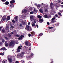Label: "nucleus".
<instances>
[{
  "label": "nucleus",
  "instance_id": "nucleus-30",
  "mask_svg": "<svg viewBox=\"0 0 63 63\" xmlns=\"http://www.w3.org/2000/svg\"><path fill=\"white\" fill-rule=\"evenodd\" d=\"M21 23L22 24H24L25 23V22L24 21H23L22 22H21Z\"/></svg>",
  "mask_w": 63,
  "mask_h": 63
},
{
  "label": "nucleus",
  "instance_id": "nucleus-18",
  "mask_svg": "<svg viewBox=\"0 0 63 63\" xmlns=\"http://www.w3.org/2000/svg\"><path fill=\"white\" fill-rule=\"evenodd\" d=\"M40 7H41V5L40 4H38L37 5V7L38 9H40Z\"/></svg>",
  "mask_w": 63,
  "mask_h": 63
},
{
  "label": "nucleus",
  "instance_id": "nucleus-60",
  "mask_svg": "<svg viewBox=\"0 0 63 63\" xmlns=\"http://www.w3.org/2000/svg\"><path fill=\"white\" fill-rule=\"evenodd\" d=\"M35 5H36V6H37V4L36 3H35Z\"/></svg>",
  "mask_w": 63,
  "mask_h": 63
},
{
  "label": "nucleus",
  "instance_id": "nucleus-45",
  "mask_svg": "<svg viewBox=\"0 0 63 63\" xmlns=\"http://www.w3.org/2000/svg\"><path fill=\"white\" fill-rule=\"evenodd\" d=\"M45 12H47V9H45Z\"/></svg>",
  "mask_w": 63,
  "mask_h": 63
},
{
  "label": "nucleus",
  "instance_id": "nucleus-1",
  "mask_svg": "<svg viewBox=\"0 0 63 63\" xmlns=\"http://www.w3.org/2000/svg\"><path fill=\"white\" fill-rule=\"evenodd\" d=\"M12 24V22H11L10 21L8 22L6 24L7 27L6 29V30H7L8 31H9V27L10 26H11Z\"/></svg>",
  "mask_w": 63,
  "mask_h": 63
},
{
  "label": "nucleus",
  "instance_id": "nucleus-32",
  "mask_svg": "<svg viewBox=\"0 0 63 63\" xmlns=\"http://www.w3.org/2000/svg\"><path fill=\"white\" fill-rule=\"evenodd\" d=\"M0 55H4V53H0Z\"/></svg>",
  "mask_w": 63,
  "mask_h": 63
},
{
  "label": "nucleus",
  "instance_id": "nucleus-37",
  "mask_svg": "<svg viewBox=\"0 0 63 63\" xmlns=\"http://www.w3.org/2000/svg\"><path fill=\"white\" fill-rule=\"evenodd\" d=\"M4 39H6V40H8V38L6 37H4Z\"/></svg>",
  "mask_w": 63,
  "mask_h": 63
},
{
  "label": "nucleus",
  "instance_id": "nucleus-59",
  "mask_svg": "<svg viewBox=\"0 0 63 63\" xmlns=\"http://www.w3.org/2000/svg\"><path fill=\"white\" fill-rule=\"evenodd\" d=\"M61 7L62 8H63V5H62L61 6Z\"/></svg>",
  "mask_w": 63,
  "mask_h": 63
},
{
  "label": "nucleus",
  "instance_id": "nucleus-57",
  "mask_svg": "<svg viewBox=\"0 0 63 63\" xmlns=\"http://www.w3.org/2000/svg\"><path fill=\"white\" fill-rule=\"evenodd\" d=\"M5 42V41H4V39L2 40V42Z\"/></svg>",
  "mask_w": 63,
  "mask_h": 63
},
{
  "label": "nucleus",
  "instance_id": "nucleus-26",
  "mask_svg": "<svg viewBox=\"0 0 63 63\" xmlns=\"http://www.w3.org/2000/svg\"><path fill=\"white\" fill-rule=\"evenodd\" d=\"M14 4H11L10 5V7H11L12 8H13V7H14Z\"/></svg>",
  "mask_w": 63,
  "mask_h": 63
},
{
  "label": "nucleus",
  "instance_id": "nucleus-24",
  "mask_svg": "<svg viewBox=\"0 0 63 63\" xmlns=\"http://www.w3.org/2000/svg\"><path fill=\"white\" fill-rule=\"evenodd\" d=\"M37 17L38 18L40 19H41L42 18V16L40 15L38 16Z\"/></svg>",
  "mask_w": 63,
  "mask_h": 63
},
{
  "label": "nucleus",
  "instance_id": "nucleus-17",
  "mask_svg": "<svg viewBox=\"0 0 63 63\" xmlns=\"http://www.w3.org/2000/svg\"><path fill=\"white\" fill-rule=\"evenodd\" d=\"M2 63H7V61L6 60L3 61H2Z\"/></svg>",
  "mask_w": 63,
  "mask_h": 63
},
{
  "label": "nucleus",
  "instance_id": "nucleus-13",
  "mask_svg": "<svg viewBox=\"0 0 63 63\" xmlns=\"http://www.w3.org/2000/svg\"><path fill=\"white\" fill-rule=\"evenodd\" d=\"M15 2V1L14 0H12L10 2V4H13V3H14Z\"/></svg>",
  "mask_w": 63,
  "mask_h": 63
},
{
  "label": "nucleus",
  "instance_id": "nucleus-58",
  "mask_svg": "<svg viewBox=\"0 0 63 63\" xmlns=\"http://www.w3.org/2000/svg\"><path fill=\"white\" fill-rule=\"evenodd\" d=\"M2 1V2H4L5 1V0H1Z\"/></svg>",
  "mask_w": 63,
  "mask_h": 63
},
{
  "label": "nucleus",
  "instance_id": "nucleus-8",
  "mask_svg": "<svg viewBox=\"0 0 63 63\" xmlns=\"http://www.w3.org/2000/svg\"><path fill=\"white\" fill-rule=\"evenodd\" d=\"M21 48L20 47V46H19L18 47V48L17 49V52H19L20 51V49Z\"/></svg>",
  "mask_w": 63,
  "mask_h": 63
},
{
  "label": "nucleus",
  "instance_id": "nucleus-5",
  "mask_svg": "<svg viewBox=\"0 0 63 63\" xmlns=\"http://www.w3.org/2000/svg\"><path fill=\"white\" fill-rule=\"evenodd\" d=\"M6 16H4L1 19V21L2 22H3L5 20H6Z\"/></svg>",
  "mask_w": 63,
  "mask_h": 63
},
{
  "label": "nucleus",
  "instance_id": "nucleus-44",
  "mask_svg": "<svg viewBox=\"0 0 63 63\" xmlns=\"http://www.w3.org/2000/svg\"><path fill=\"white\" fill-rule=\"evenodd\" d=\"M29 10L30 11H31L32 10V8H30L29 9Z\"/></svg>",
  "mask_w": 63,
  "mask_h": 63
},
{
  "label": "nucleus",
  "instance_id": "nucleus-28",
  "mask_svg": "<svg viewBox=\"0 0 63 63\" xmlns=\"http://www.w3.org/2000/svg\"><path fill=\"white\" fill-rule=\"evenodd\" d=\"M44 17H45V18H48V17L47 16V15H45L44 16Z\"/></svg>",
  "mask_w": 63,
  "mask_h": 63
},
{
  "label": "nucleus",
  "instance_id": "nucleus-16",
  "mask_svg": "<svg viewBox=\"0 0 63 63\" xmlns=\"http://www.w3.org/2000/svg\"><path fill=\"white\" fill-rule=\"evenodd\" d=\"M35 34V32H31V35L32 36L33 35H34Z\"/></svg>",
  "mask_w": 63,
  "mask_h": 63
},
{
  "label": "nucleus",
  "instance_id": "nucleus-33",
  "mask_svg": "<svg viewBox=\"0 0 63 63\" xmlns=\"http://www.w3.org/2000/svg\"><path fill=\"white\" fill-rule=\"evenodd\" d=\"M8 45H9V44L8 43H6L5 45V46L6 47H8Z\"/></svg>",
  "mask_w": 63,
  "mask_h": 63
},
{
  "label": "nucleus",
  "instance_id": "nucleus-53",
  "mask_svg": "<svg viewBox=\"0 0 63 63\" xmlns=\"http://www.w3.org/2000/svg\"><path fill=\"white\" fill-rule=\"evenodd\" d=\"M8 36H9V37H11V34H8Z\"/></svg>",
  "mask_w": 63,
  "mask_h": 63
},
{
  "label": "nucleus",
  "instance_id": "nucleus-31",
  "mask_svg": "<svg viewBox=\"0 0 63 63\" xmlns=\"http://www.w3.org/2000/svg\"><path fill=\"white\" fill-rule=\"evenodd\" d=\"M18 39H19V40H21V39H22V36H20V37L19 38H18Z\"/></svg>",
  "mask_w": 63,
  "mask_h": 63
},
{
  "label": "nucleus",
  "instance_id": "nucleus-56",
  "mask_svg": "<svg viewBox=\"0 0 63 63\" xmlns=\"http://www.w3.org/2000/svg\"><path fill=\"white\" fill-rule=\"evenodd\" d=\"M16 63H18V61H16Z\"/></svg>",
  "mask_w": 63,
  "mask_h": 63
},
{
  "label": "nucleus",
  "instance_id": "nucleus-25",
  "mask_svg": "<svg viewBox=\"0 0 63 63\" xmlns=\"http://www.w3.org/2000/svg\"><path fill=\"white\" fill-rule=\"evenodd\" d=\"M2 33H4L5 32V29H4L2 30Z\"/></svg>",
  "mask_w": 63,
  "mask_h": 63
},
{
  "label": "nucleus",
  "instance_id": "nucleus-50",
  "mask_svg": "<svg viewBox=\"0 0 63 63\" xmlns=\"http://www.w3.org/2000/svg\"><path fill=\"white\" fill-rule=\"evenodd\" d=\"M24 49H25V48H26V47L25 46H24Z\"/></svg>",
  "mask_w": 63,
  "mask_h": 63
},
{
  "label": "nucleus",
  "instance_id": "nucleus-4",
  "mask_svg": "<svg viewBox=\"0 0 63 63\" xmlns=\"http://www.w3.org/2000/svg\"><path fill=\"white\" fill-rule=\"evenodd\" d=\"M16 57H17V58H19V57H23V55H22V54H21L20 55L19 54L16 55Z\"/></svg>",
  "mask_w": 63,
  "mask_h": 63
},
{
  "label": "nucleus",
  "instance_id": "nucleus-41",
  "mask_svg": "<svg viewBox=\"0 0 63 63\" xmlns=\"http://www.w3.org/2000/svg\"><path fill=\"white\" fill-rule=\"evenodd\" d=\"M11 26V27L12 28H14V27L13 26H12V25L11 26Z\"/></svg>",
  "mask_w": 63,
  "mask_h": 63
},
{
  "label": "nucleus",
  "instance_id": "nucleus-48",
  "mask_svg": "<svg viewBox=\"0 0 63 63\" xmlns=\"http://www.w3.org/2000/svg\"><path fill=\"white\" fill-rule=\"evenodd\" d=\"M31 36V34H29V37H30V36Z\"/></svg>",
  "mask_w": 63,
  "mask_h": 63
},
{
  "label": "nucleus",
  "instance_id": "nucleus-7",
  "mask_svg": "<svg viewBox=\"0 0 63 63\" xmlns=\"http://www.w3.org/2000/svg\"><path fill=\"white\" fill-rule=\"evenodd\" d=\"M11 56H8V59L9 60V62L10 63L12 62V59H11Z\"/></svg>",
  "mask_w": 63,
  "mask_h": 63
},
{
  "label": "nucleus",
  "instance_id": "nucleus-40",
  "mask_svg": "<svg viewBox=\"0 0 63 63\" xmlns=\"http://www.w3.org/2000/svg\"><path fill=\"white\" fill-rule=\"evenodd\" d=\"M22 63H25V62L23 60H22Z\"/></svg>",
  "mask_w": 63,
  "mask_h": 63
},
{
  "label": "nucleus",
  "instance_id": "nucleus-39",
  "mask_svg": "<svg viewBox=\"0 0 63 63\" xmlns=\"http://www.w3.org/2000/svg\"><path fill=\"white\" fill-rule=\"evenodd\" d=\"M43 35V33H40L39 34V36H41Z\"/></svg>",
  "mask_w": 63,
  "mask_h": 63
},
{
  "label": "nucleus",
  "instance_id": "nucleus-64",
  "mask_svg": "<svg viewBox=\"0 0 63 63\" xmlns=\"http://www.w3.org/2000/svg\"><path fill=\"white\" fill-rule=\"evenodd\" d=\"M31 46V44L30 43V45L29 46Z\"/></svg>",
  "mask_w": 63,
  "mask_h": 63
},
{
  "label": "nucleus",
  "instance_id": "nucleus-43",
  "mask_svg": "<svg viewBox=\"0 0 63 63\" xmlns=\"http://www.w3.org/2000/svg\"><path fill=\"white\" fill-rule=\"evenodd\" d=\"M16 36L17 37H19V35H16Z\"/></svg>",
  "mask_w": 63,
  "mask_h": 63
},
{
  "label": "nucleus",
  "instance_id": "nucleus-27",
  "mask_svg": "<svg viewBox=\"0 0 63 63\" xmlns=\"http://www.w3.org/2000/svg\"><path fill=\"white\" fill-rule=\"evenodd\" d=\"M9 4V2L8 1L6 2L5 3V5H8Z\"/></svg>",
  "mask_w": 63,
  "mask_h": 63
},
{
  "label": "nucleus",
  "instance_id": "nucleus-36",
  "mask_svg": "<svg viewBox=\"0 0 63 63\" xmlns=\"http://www.w3.org/2000/svg\"><path fill=\"white\" fill-rule=\"evenodd\" d=\"M56 22V21H51V23H54V22Z\"/></svg>",
  "mask_w": 63,
  "mask_h": 63
},
{
  "label": "nucleus",
  "instance_id": "nucleus-6",
  "mask_svg": "<svg viewBox=\"0 0 63 63\" xmlns=\"http://www.w3.org/2000/svg\"><path fill=\"white\" fill-rule=\"evenodd\" d=\"M14 43H15L14 41H11L9 44V46H14Z\"/></svg>",
  "mask_w": 63,
  "mask_h": 63
},
{
  "label": "nucleus",
  "instance_id": "nucleus-52",
  "mask_svg": "<svg viewBox=\"0 0 63 63\" xmlns=\"http://www.w3.org/2000/svg\"><path fill=\"white\" fill-rule=\"evenodd\" d=\"M36 26L37 27V28H38V27H39V26H38V25H36Z\"/></svg>",
  "mask_w": 63,
  "mask_h": 63
},
{
  "label": "nucleus",
  "instance_id": "nucleus-63",
  "mask_svg": "<svg viewBox=\"0 0 63 63\" xmlns=\"http://www.w3.org/2000/svg\"><path fill=\"white\" fill-rule=\"evenodd\" d=\"M62 4H63V1L61 3Z\"/></svg>",
  "mask_w": 63,
  "mask_h": 63
},
{
  "label": "nucleus",
  "instance_id": "nucleus-42",
  "mask_svg": "<svg viewBox=\"0 0 63 63\" xmlns=\"http://www.w3.org/2000/svg\"><path fill=\"white\" fill-rule=\"evenodd\" d=\"M2 27H0V31H1V30H2Z\"/></svg>",
  "mask_w": 63,
  "mask_h": 63
},
{
  "label": "nucleus",
  "instance_id": "nucleus-21",
  "mask_svg": "<svg viewBox=\"0 0 63 63\" xmlns=\"http://www.w3.org/2000/svg\"><path fill=\"white\" fill-rule=\"evenodd\" d=\"M10 16H7V20H10Z\"/></svg>",
  "mask_w": 63,
  "mask_h": 63
},
{
  "label": "nucleus",
  "instance_id": "nucleus-62",
  "mask_svg": "<svg viewBox=\"0 0 63 63\" xmlns=\"http://www.w3.org/2000/svg\"><path fill=\"white\" fill-rule=\"evenodd\" d=\"M43 3H42L41 4V6H43Z\"/></svg>",
  "mask_w": 63,
  "mask_h": 63
},
{
  "label": "nucleus",
  "instance_id": "nucleus-35",
  "mask_svg": "<svg viewBox=\"0 0 63 63\" xmlns=\"http://www.w3.org/2000/svg\"><path fill=\"white\" fill-rule=\"evenodd\" d=\"M48 28L49 29H52V28H53V27H48Z\"/></svg>",
  "mask_w": 63,
  "mask_h": 63
},
{
  "label": "nucleus",
  "instance_id": "nucleus-9",
  "mask_svg": "<svg viewBox=\"0 0 63 63\" xmlns=\"http://www.w3.org/2000/svg\"><path fill=\"white\" fill-rule=\"evenodd\" d=\"M33 10L34 11L33 12V14H36L37 13V11L36 10V9H35L34 8H33Z\"/></svg>",
  "mask_w": 63,
  "mask_h": 63
},
{
  "label": "nucleus",
  "instance_id": "nucleus-61",
  "mask_svg": "<svg viewBox=\"0 0 63 63\" xmlns=\"http://www.w3.org/2000/svg\"><path fill=\"white\" fill-rule=\"evenodd\" d=\"M54 5L55 6V7H57V5H55V4H54Z\"/></svg>",
  "mask_w": 63,
  "mask_h": 63
},
{
  "label": "nucleus",
  "instance_id": "nucleus-47",
  "mask_svg": "<svg viewBox=\"0 0 63 63\" xmlns=\"http://www.w3.org/2000/svg\"><path fill=\"white\" fill-rule=\"evenodd\" d=\"M33 12H30V14H33Z\"/></svg>",
  "mask_w": 63,
  "mask_h": 63
},
{
  "label": "nucleus",
  "instance_id": "nucleus-12",
  "mask_svg": "<svg viewBox=\"0 0 63 63\" xmlns=\"http://www.w3.org/2000/svg\"><path fill=\"white\" fill-rule=\"evenodd\" d=\"M43 5L45 6V8H46V9H48V5H46L45 4H44Z\"/></svg>",
  "mask_w": 63,
  "mask_h": 63
},
{
  "label": "nucleus",
  "instance_id": "nucleus-22",
  "mask_svg": "<svg viewBox=\"0 0 63 63\" xmlns=\"http://www.w3.org/2000/svg\"><path fill=\"white\" fill-rule=\"evenodd\" d=\"M39 11L40 13H43V10H42V9H40Z\"/></svg>",
  "mask_w": 63,
  "mask_h": 63
},
{
  "label": "nucleus",
  "instance_id": "nucleus-23",
  "mask_svg": "<svg viewBox=\"0 0 63 63\" xmlns=\"http://www.w3.org/2000/svg\"><path fill=\"white\" fill-rule=\"evenodd\" d=\"M55 18H56L55 17V16L53 17L51 19L52 21H53V20H54V19H55Z\"/></svg>",
  "mask_w": 63,
  "mask_h": 63
},
{
  "label": "nucleus",
  "instance_id": "nucleus-49",
  "mask_svg": "<svg viewBox=\"0 0 63 63\" xmlns=\"http://www.w3.org/2000/svg\"><path fill=\"white\" fill-rule=\"evenodd\" d=\"M55 16L56 17H58V15H55Z\"/></svg>",
  "mask_w": 63,
  "mask_h": 63
},
{
  "label": "nucleus",
  "instance_id": "nucleus-2",
  "mask_svg": "<svg viewBox=\"0 0 63 63\" xmlns=\"http://www.w3.org/2000/svg\"><path fill=\"white\" fill-rule=\"evenodd\" d=\"M31 20L32 21H33L34 23H36V19H34V16H32L30 17Z\"/></svg>",
  "mask_w": 63,
  "mask_h": 63
},
{
  "label": "nucleus",
  "instance_id": "nucleus-55",
  "mask_svg": "<svg viewBox=\"0 0 63 63\" xmlns=\"http://www.w3.org/2000/svg\"><path fill=\"white\" fill-rule=\"evenodd\" d=\"M28 24V25H30V22H29Z\"/></svg>",
  "mask_w": 63,
  "mask_h": 63
},
{
  "label": "nucleus",
  "instance_id": "nucleus-11",
  "mask_svg": "<svg viewBox=\"0 0 63 63\" xmlns=\"http://www.w3.org/2000/svg\"><path fill=\"white\" fill-rule=\"evenodd\" d=\"M18 18V17L17 16L15 17V19L16 21H17V19Z\"/></svg>",
  "mask_w": 63,
  "mask_h": 63
},
{
  "label": "nucleus",
  "instance_id": "nucleus-29",
  "mask_svg": "<svg viewBox=\"0 0 63 63\" xmlns=\"http://www.w3.org/2000/svg\"><path fill=\"white\" fill-rule=\"evenodd\" d=\"M58 14L59 16H62V15H61V13H58Z\"/></svg>",
  "mask_w": 63,
  "mask_h": 63
},
{
  "label": "nucleus",
  "instance_id": "nucleus-46",
  "mask_svg": "<svg viewBox=\"0 0 63 63\" xmlns=\"http://www.w3.org/2000/svg\"><path fill=\"white\" fill-rule=\"evenodd\" d=\"M22 26V25L21 24H20L19 26H20V27H21Z\"/></svg>",
  "mask_w": 63,
  "mask_h": 63
},
{
  "label": "nucleus",
  "instance_id": "nucleus-54",
  "mask_svg": "<svg viewBox=\"0 0 63 63\" xmlns=\"http://www.w3.org/2000/svg\"><path fill=\"white\" fill-rule=\"evenodd\" d=\"M47 24L48 25H49V22H47Z\"/></svg>",
  "mask_w": 63,
  "mask_h": 63
},
{
  "label": "nucleus",
  "instance_id": "nucleus-3",
  "mask_svg": "<svg viewBox=\"0 0 63 63\" xmlns=\"http://www.w3.org/2000/svg\"><path fill=\"white\" fill-rule=\"evenodd\" d=\"M26 29H27V30L28 31H30L32 30V29L31 27H30V26L28 25H27L26 26Z\"/></svg>",
  "mask_w": 63,
  "mask_h": 63
},
{
  "label": "nucleus",
  "instance_id": "nucleus-10",
  "mask_svg": "<svg viewBox=\"0 0 63 63\" xmlns=\"http://www.w3.org/2000/svg\"><path fill=\"white\" fill-rule=\"evenodd\" d=\"M50 7H51V9H52L53 8V3H50Z\"/></svg>",
  "mask_w": 63,
  "mask_h": 63
},
{
  "label": "nucleus",
  "instance_id": "nucleus-38",
  "mask_svg": "<svg viewBox=\"0 0 63 63\" xmlns=\"http://www.w3.org/2000/svg\"><path fill=\"white\" fill-rule=\"evenodd\" d=\"M25 44L26 45H28V43L27 42H25Z\"/></svg>",
  "mask_w": 63,
  "mask_h": 63
},
{
  "label": "nucleus",
  "instance_id": "nucleus-20",
  "mask_svg": "<svg viewBox=\"0 0 63 63\" xmlns=\"http://www.w3.org/2000/svg\"><path fill=\"white\" fill-rule=\"evenodd\" d=\"M24 12H25V13H26L27 12V10H24V11L23 10H22V13H24Z\"/></svg>",
  "mask_w": 63,
  "mask_h": 63
},
{
  "label": "nucleus",
  "instance_id": "nucleus-19",
  "mask_svg": "<svg viewBox=\"0 0 63 63\" xmlns=\"http://www.w3.org/2000/svg\"><path fill=\"white\" fill-rule=\"evenodd\" d=\"M32 26H33V27L34 26H36V24L34 23H33V22H32Z\"/></svg>",
  "mask_w": 63,
  "mask_h": 63
},
{
  "label": "nucleus",
  "instance_id": "nucleus-34",
  "mask_svg": "<svg viewBox=\"0 0 63 63\" xmlns=\"http://www.w3.org/2000/svg\"><path fill=\"white\" fill-rule=\"evenodd\" d=\"M12 22L13 23H15V20H12Z\"/></svg>",
  "mask_w": 63,
  "mask_h": 63
},
{
  "label": "nucleus",
  "instance_id": "nucleus-15",
  "mask_svg": "<svg viewBox=\"0 0 63 63\" xmlns=\"http://www.w3.org/2000/svg\"><path fill=\"white\" fill-rule=\"evenodd\" d=\"M0 50H6V49L5 48V47H4L1 48V49H0Z\"/></svg>",
  "mask_w": 63,
  "mask_h": 63
},
{
  "label": "nucleus",
  "instance_id": "nucleus-14",
  "mask_svg": "<svg viewBox=\"0 0 63 63\" xmlns=\"http://www.w3.org/2000/svg\"><path fill=\"white\" fill-rule=\"evenodd\" d=\"M43 20H43V19H41L39 20V22H40V23L43 22Z\"/></svg>",
  "mask_w": 63,
  "mask_h": 63
},
{
  "label": "nucleus",
  "instance_id": "nucleus-51",
  "mask_svg": "<svg viewBox=\"0 0 63 63\" xmlns=\"http://www.w3.org/2000/svg\"><path fill=\"white\" fill-rule=\"evenodd\" d=\"M21 53L22 54H24V53L23 52H21Z\"/></svg>",
  "mask_w": 63,
  "mask_h": 63
}]
</instances>
